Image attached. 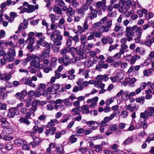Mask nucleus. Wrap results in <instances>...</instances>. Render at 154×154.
<instances>
[{
  "label": "nucleus",
  "mask_w": 154,
  "mask_h": 154,
  "mask_svg": "<svg viewBox=\"0 0 154 154\" xmlns=\"http://www.w3.org/2000/svg\"><path fill=\"white\" fill-rule=\"evenodd\" d=\"M11 128H9L7 130H4L2 131V136L3 139L6 141H9L13 139V137L10 136V133H8V131L11 130Z\"/></svg>",
  "instance_id": "nucleus-1"
},
{
  "label": "nucleus",
  "mask_w": 154,
  "mask_h": 154,
  "mask_svg": "<svg viewBox=\"0 0 154 154\" xmlns=\"http://www.w3.org/2000/svg\"><path fill=\"white\" fill-rule=\"evenodd\" d=\"M7 116L10 118H13L15 115H18L20 111L15 107H11L8 109Z\"/></svg>",
  "instance_id": "nucleus-2"
},
{
  "label": "nucleus",
  "mask_w": 154,
  "mask_h": 154,
  "mask_svg": "<svg viewBox=\"0 0 154 154\" xmlns=\"http://www.w3.org/2000/svg\"><path fill=\"white\" fill-rule=\"evenodd\" d=\"M51 48L49 46L48 48L44 49V51L41 54L39 57V58L41 59V60H42L45 57L49 58L50 57V55L49 53L50 51Z\"/></svg>",
  "instance_id": "nucleus-3"
},
{
  "label": "nucleus",
  "mask_w": 154,
  "mask_h": 154,
  "mask_svg": "<svg viewBox=\"0 0 154 154\" xmlns=\"http://www.w3.org/2000/svg\"><path fill=\"white\" fill-rule=\"evenodd\" d=\"M108 64L104 63V61L100 60L98 61V63L96 65L95 69L96 70L100 69L102 68L106 69L108 67Z\"/></svg>",
  "instance_id": "nucleus-4"
},
{
  "label": "nucleus",
  "mask_w": 154,
  "mask_h": 154,
  "mask_svg": "<svg viewBox=\"0 0 154 154\" xmlns=\"http://www.w3.org/2000/svg\"><path fill=\"white\" fill-rule=\"evenodd\" d=\"M45 126V125H42V127H39L38 126L35 125L32 128V131L31 132V133L33 134H35L38 132L39 134L42 133L43 132L44 128L43 127Z\"/></svg>",
  "instance_id": "nucleus-5"
},
{
  "label": "nucleus",
  "mask_w": 154,
  "mask_h": 154,
  "mask_svg": "<svg viewBox=\"0 0 154 154\" xmlns=\"http://www.w3.org/2000/svg\"><path fill=\"white\" fill-rule=\"evenodd\" d=\"M41 61L40 59L33 60L30 62V66H34L36 68H38L40 66V62Z\"/></svg>",
  "instance_id": "nucleus-6"
},
{
  "label": "nucleus",
  "mask_w": 154,
  "mask_h": 154,
  "mask_svg": "<svg viewBox=\"0 0 154 154\" xmlns=\"http://www.w3.org/2000/svg\"><path fill=\"white\" fill-rule=\"evenodd\" d=\"M56 129L55 127H53L49 128V129H46L45 133L46 136H48L49 135H53L55 133V131Z\"/></svg>",
  "instance_id": "nucleus-7"
},
{
  "label": "nucleus",
  "mask_w": 154,
  "mask_h": 154,
  "mask_svg": "<svg viewBox=\"0 0 154 154\" xmlns=\"http://www.w3.org/2000/svg\"><path fill=\"white\" fill-rule=\"evenodd\" d=\"M40 102V101L36 100L32 102V107L30 109L33 112H35L37 109L38 104Z\"/></svg>",
  "instance_id": "nucleus-8"
},
{
  "label": "nucleus",
  "mask_w": 154,
  "mask_h": 154,
  "mask_svg": "<svg viewBox=\"0 0 154 154\" xmlns=\"http://www.w3.org/2000/svg\"><path fill=\"white\" fill-rule=\"evenodd\" d=\"M112 23V20H110L108 21L107 26H102L101 28L103 29V32H108L110 29V27H111Z\"/></svg>",
  "instance_id": "nucleus-9"
},
{
  "label": "nucleus",
  "mask_w": 154,
  "mask_h": 154,
  "mask_svg": "<svg viewBox=\"0 0 154 154\" xmlns=\"http://www.w3.org/2000/svg\"><path fill=\"white\" fill-rule=\"evenodd\" d=\"M28 8L29 9L28 12H29V13H31L35 11V9H37L38 8V7L37 5H28Z\"/></svg>",
  "instance_id": "nucleus-10"
},
{
  "label": "nucleus",
  "mask_w": 154,
  "mask_h": 154,
  "mask_svg": "<svg viewBox=\"0 0 154 154\" xmlns=\"http://www.w3.org/2000/svg\"><path fill=\"white\" fill-rule=\"evenodd\" d=\"M0 122L2 125L3 127H6L8 126L9 122L7 121V119L2 117L0 119Z\"/></svg>",
  "instance_id": "nucleus-11"
},
{
  "label": "nucleus",
  "mask_w": 154,
  "mask_h": 154,
  "mask_svg": "<svg viewBox=\"0 0 154 154\" xmlns=\"http://www.w3.org/2000/svg\"><path fill=\"white\" fill-rule=\"evenodd\" d=\"M15 143L18 146H22L25 144V143H26V142L24 140L19 138L16 139Z\"/></svg>",
  "instance_id": "nucleus-12"
},
{
  "label": "nucleus",
  "mask_w": 154,
  "mask_h": 154,
  "mask_svg": "<svg viewBox=\"0 0 154 154\" xmlns=\"http://www.w3.org/2000/svg\"><path fill=\"white\" fill-rule=\"evenodd\" d=\"M28 119L25 117H21L19 120V121L20 123L25 124L29 125L30 124V122L28 120Z\"/></svg>",
  "instance_id": "nucleus-13"
},
{
  "label": "nucleus",
  "mask_w": 154,
  "mask_h": 154,
  "mask_svg": "<svg viewBox=\"0 0 154 154\" xmlns=\"http://www.w3.org/2000/svg\"><path fill=\"white\" fill-rule=\"evenodd\" d=\"M7 54H7V55H5L4 56V60H5L6 61H7L8 62H10L11 61H13L14 59V58L12 57L9 53H8V52H7Z\"/></svg>",
  "instance_id": "nucleus-14"
},
{
  "label": "nucleus",
  "mask_w": 154,
  "mask_h": 154,
  "mask_svg": "<svg viewBox=\"0 0 154 154\" xmlns=\"http://www.w3.org/2000/svg\"><path fill=\"white\" fill-rule=\"evenodd\" d=\"M75 13V11L70 7L68 8L66 13L68 16H72Z\"/></svg>",
  "instance_id": "nucleus-15"
},
{
  "label": "nucleus",
  "mask_w": 154,
  "mask_h": 154,
  "mask_svg": "<svg viewBox=\"0 0 154 154\" xmlns=\"http://www.w3.org/2000/svg\"><path fill=\"white\" fill-rule=\"evenodd\" d=\"M110 120L109 119V117H105L103 119V120L100 123L102 126H107V123L109 122Z\"/></svg>",
  "instance_id": "nucleus-16"
},
{
  "label": "nucleus",
  "mask_w": 154,
  "mask_h": 154,
  "mask_svg": "<svg viewBox=\"0 0 154 154\" xmlns=\"http://www.w3.org/2000/svg\"><path fill=\"white\" fill-rule=\"evenodd\" d=\"M40 44L42 46L45 47L47 48H48V47L49 46L51 48V47H53V45L51 43H49L46 42L45 41H42L40 42Z\"/></svg>",
  "instance_id": "nucleus-17"
},
{
  "label": "nucleus",
  "mask_w": 154,
  "mask_h": 154,
  "mask_svg": "<svg viewBox=\"0 0 154 154\" xmlns=\"http://www.w3.org/2000/svg\"><path fill=\"white\" fill-rule=\"evenodd\" d=\"M134 139V137L132 136L129 137L124 142V145H127L132 142Z\"/></svg>",
  "instance_id": "nucleus-18"
},
{
  "label": "nucleus",
  "mask_w": 154,
  "mask_h": 154,
  "mask_svg": "<svg viewBox=\"0 0 154 154\" xmlns=\"http://www.w3.org/2000/svg\"><path fill=\"white\" fill-rule=\"evenodd\" d=\"M97 11L95 10L92 9L91 11V15L90 17L91 19H93L97 17Z\"/></svg>",
  "instance_id": "nucleus-19"
},
{
  "label": "nucleus",
  "mask_w": 154,
  "mask_h": 154,
  "mask_svg": "<svg viewBox=\"0 0 154 154\" xmlns=\"http://www.w3.org/2000/svg\"><path fill=\"white\" fill-rule=\"evenodd\" d=\"M34 112H33L32 110H31V109H30L26 113L25 117L28 119L31 118L30 116L31 115L32 113L33 114V116H34Z\"/></svg>",
  "instance_id": "nucleus-20"
},
{
  "label": "nucleus",
  "mask_w": 154,
  "mask_h": 154,
  "mask_svg": "<svg viewBox=\"0 0 154 154\" xmlns=\"http://www.w3.org/2000/svg\"><path fill=\"white\" fill-rule=\"evenodd\" d=\"M41 95V89L38 88L36 89V92H35V97L36 98H38Z\"/></svg>",
  "instance_id": "nucleus-21"
},
{
  "label": "nucleus",
  "mask_w": 154,
  "mask_h": 154,
  "mask_svg": "<svg viewBox=\"0 0 154 154\" xmlns=\"http://www.w3.org/2000/svg\"><path fill=\"white\" fill-rule=\"evenodd\" d=\"M15 97L16 98L21 100H23L24 99L23 97L22 96L21 94L19 92L17 93L15 95Z\"/></svg>",
  "instance_id": "nucleus-22"
},
{
  "label": "nucleus",
  "mask_w": 154,
  "mask_h": 154,
  "mask_svg": "<svg viewBox=\"0 0 154 154\" xmlns=\"http://www.w3.org/2000/svg\"><path fill=\"white\" fill-rule=\"evenodd\" d=\"M56 149L57 152H60L61 150H63V146L61 144H58L56 147Z\"/></svg>",
  "instance_id": "nucleus-23"
},
{
  "label": "nucleus",
  "mask_w": 154,
  "mask_h": 154,
  "mask_svg": "<svg viewBox=\"0 0 154 154\" xmlns=\"http://www.w3.org/2000/svg\"><path fill=\"white\" fill-rule=\"evenodd\" d=\"M63 103L67 106H71L72 105V102H70V99L69 98H67L64 99L63 100Z\"/></svg>",
  "instance_id": "nucleus-24"
},
{
  "label": "nucleus",
  "mask_w": 154,
  "mask_h": 154,
  "mask_svg": "<svg viewBox=\"0 0 154 154\" xmlns=\"http://www.w3.org/2000/svg\"><path fill=\"white\" fill-rule=\"evenodd\" d=\"M106 1L105 0H102L101 2H98L96 3V5L98 8H100L102 6V5L106 4Z\"/></svg>",
  "instance_id": "nucleus-25"
},
{
  "label": "nucleus",
  "mask_w": 154,
  "mask_h": 154,
  "mask_svg": "<svg viewBox=\"0 0 154 154\" xmlns=\"http://www.w3.org/2000/svg\"><path fill=\"white\" fill-rule=\"evenodd\" d=\"M53 11L55 12H57V13L59 14H61L62 13L61 8L58 7H56V6H54V8L53 9Z\"/></svg>",
  "instance_id": "nucleus-26"
},
{
  "label": "nucleus",
  "mask_w": 154,
  "mask_h": 154,
  "mask_svg": "<svg viewBox=\"0 0 154 154\" xmlns=\"http://www.w3.org/2000/svg\"><path fill=\"white\" fill-rule=\"evenodd\" d=\"M102 145H95L94 148H95V150L97 152H100L102 150Z\"/></svg>",
  "instance_id": "nucleus-27"
},
{
  "label": "nucleus",
  "mask_w": 154,
  "mask_h": 154,
  "mask_svg": "<svg viewBox=\"0 0 154 154\" xmlns=\"http://www.w3.org/2000/svg\"><path fill=\"white\" fill-rule=\"evenodd\" d=\"M135 100L137 103H140L141 101H142V103L143 104L144 102L145 99L144 97L143 96L136 98Z\"/></svg>",
  "instance_id": "nucleus-28"
},
{
  "label": "nucleus",
  "mask_w": 154,
  "mask_h": 154,
  "mask_svg": "<svg viewBox=\"0 0 154 154\" xmlns=\"http://www.w3.org/2000/svg\"><path fill=\"white\" fill-rule=\"evenodd\" d=\"M125 5H126L125 8L126 9H128L130 8V7L132 5L131 1V0H128L126 1L125 2Z\"/></svg>",
  "instance_id": "nucleus-29"
},
{
  "label": "nucleus",
  "mask_w": 154,
  "mask_h": 154,
  "mask_svg": "<svg viewBox=\"0 0 154 154\" xmlns=\"http://www.w3.org/2000/svg\"><path fill=\"white\" fill-rule=\"evenodd\" d=\"M7 96V93L5 92H2L1 94L0 99L2 100L6 99Z\"/></svg>",
  "instance_id": "nucleus-30"
},
{
  "label": "nucleus",
  "mask_w": 154,
  "mask_h": 154,
  "mask_svg": "<svg viewBox=\"0 0 154 154\" xmlns=\"http://www.w3.org/2000/svg\"><path fill=\"white\" fill-rule=\"evenodd\" d=\"M5 148L8 150H11L12 148V144L9 143L7 144L5 146Z\"/></svg>",
  "instance_id": "nucleus-31"
},
{
  "label": "nucleus",
  "mask_w": 154,
  "mask_h": 154,
  "mask_svg": "<svg viewBox=\"0 0 154 154\" xmlns=\"http://www.w3.org/2000/svg\"><path fill=\"white\" fill-rule=\"evenodd\" d=\"M147 109L149 110L150 113V116H153L154 115L153 113H154V107H149Z\"/></svg>",
  "instance_id": "nucleus-32"
},
{
  "label": "nucleus",
  "mask_w": 154,
  "mask_h": 154,
  "mask_svg": "<svg viewBox=\"0 0 154 154\" xmlns=\"http://www.w3.org/2000/svg\"><path fill=\"white\" fill-rule=\"evenodd\" d=\"M34 38L32 36H30L28 37V39L26 40V42H28V41H29V42L31 43L30 44H33L34 42Z\"/></svg>",
  "instance_id": "nucleus-33"
},
{
  "label": "nucleus",
  "mask_w": 154,
  "mask_h": 154,
  "mask_svg": "<svg viewBox=\"0 0 154 154\" xmlns=\"http://www.w3.org/2000/svg\"><path fill=\"white\" fill-rule=\"evenodd\" d=\"M80 40L82 43L83 45H84L86 44V38L85 35H82L80 38Z\"/></svg>",
  "instance_id": "nucleus-34"
},
{
  "label": "nucleus",
  "mask_w": 154,
  "mask_h": 154,
  "mask_svg": "<svg viewBox=\"0 0 154 154\" xmlns=\"http://www.w3.org/2000/svg\"><path fill=\"white\" fill-rule=\"evenodd\" d=\"M69 140L72 143H73L77 141V138L75 137L74 135H72L69 137Z\"/></svg>",
  "instance_id": "nucleus-35"
},
{
  "label": "nucleus",
  "mask_w": 154,
  "mask_h": 154,
  "mask_svg": "<svg viewBox=\"0 0 154 154\" xmlns=\"http://www.w3.org/2000/svg\"><path fill=\"white\" fill-rule=\"evenodd\" d=\"M136 79L135 78H133L130 80V86L134 87V83L136 81Z\"/></svg>",
  "instance_id": "nucleus-36"
},
{
  "label": "nucleus",
  "mask_w": 154,
  "mask_h": 154,
  "mask_svg": "<svg viewBox=\"0 0 154 154\" xmlns=\"http://www.w3.org/2000/svg\"><path fill=\"white\" fill-rule=\"evenodd\" d=\"M54 46H60L62 42L61 41H57V40H56V39H55V38H54Z\"/></svg>",
  "instance_id": "nucleus-37"
},
{
  "label": "nucleus",
  "mask_w": 154,
  "mask_h": 154,
  "mask_svg": "<svg viewBox=\"0 0 154 154\" xmlns=\"http://www.w3.org/2000/svg\"><path fill=\"white\" fill-rule=\"evenodd\" d=\"M25 103L26 104V106L28 107L30 106L32 103L31 99H29L25 101Z\"/></svg>",
  "instance_id": "nucleus-38"
},
{
  "label": "nucleus",
  "mask_w": 154,
  "mask_h": 154,
  "mask_svg": "<svg viewBox=\"0 0 154 154\" xmlns=\"http://www.w3.org/2000/svg\"><path fill=\"white\" fill-rule=\"evenodd\" d=\"M60 85H59L58 84H54L52 86V88L55 90L57 91L58 90Z\"/></svg>",
  "instance_id": "nucleus-39"
},
{
  "label": "nucleus",
  "mask_w": 154,
  "mask_h": 154,
  "mask_svg": "<svg viewBox=\"0 0 154 154\" xmlns=\"http://www.w3.org/2000/svg\"><path fill=\"white\" fill-rule=\"evenodd\" d=\"M44 71L45 72L48 73L50 71L52 70V67L51 66H48L47 67H45L44 69Z\"/></svg>",
  "instance_id": "nucleus-40"
},
{
  "label": "nucleus",
  "mask_w": 154,
  "mask_h": 154,
  "mask_svg": "<svg viewBox=\"0 0 154 154\" xmlns=\"http://www.w3.org/2000/svg\"><path fill=\"white\" fill-rule=\"evenodd\" d=\"M35 91H30L28 92V97H32L35 96Z\"/></svg>",
  "instance_id": "nucleus-41"
},
{
  "label": "nucleus",
  "mask_w": 154,
  "mask_h": 154,
  "mask_svg": "<svg viewBox=\"0 0 154 154\" xmlns=\"http://www.w3.org/2000/svg\"><path fill=\"white\" fill-rule=\"evenodd\" d=\"M150 22H149L147 24L143 25V29L146 30L150 26H151V24Z\"/></svg>",
  "instance_id": "nucleus-42"
},
{
  "label": "nucleus",
  "mask_w": 154,
  "mask_h": 154,
  "mask_svg": "<svg viewBox=\"0 0 154 154\" xmlns=\"http://www.w3.org/2000/svg\"><path fill=\"white\" fill-rule=\"evenodd\" d=\"M32 44H29L27 47V48L30 50V52L32 51L34 49V48L32 46Z\"/></svg>",
  "instance_id": "nucleus-43"
},
{
  "label": "nucleus",
  "mask_w": 154,
  "mask_h": 154,
  "mask_svg": "<svg viewBox=\"0 0 154 154\" xmlns=\"http://www.w3.org/2000/svg\"><path fill=\"white\" fill-rule=\"evenodd\" d=\"M23 25V23H20V24L19 27H18V30H17V31L15 32V33L16 34H17L18 33H20L21 32V29H22Z\"/></svg>",
  "instance_id": "nucleus-44"
},
{
  "label": "nucleus",
  "mask_w": 154,
  "mask_h": 154,
  "mask_svg": "<svg viewBox=\"0 0 154 154\" xmlns=\"http://www.w3.org/2000/svg\"><path fill=\"white\" fill-rule=\"evenodd\" d=\"M153 14L151 12L147 14H146V19H150L153 17Z\"/></svg>",
  "instance_id": "nucleus-45"
},
{
  "label": "nucleus",
  "mask_w": 154,
  "mask_h": 154,
  "mask_svg": "<svg viewBox=\"0 0 154 154\" xmlns=\"http://www.w3.org/2000/svg\"><path fill=\"white\" fill-rule=\"evenodd\" d=\"M52 119H51L50 122H48L46 126L47 128H50V127L54 125V123Z\"/></svg>",
  "instance_id": "nucleus-46"
},
{
  "label": "nucleus",
  "mask_w": 154,
  "mask_h": 154,
  "mask_svg": "<svg viewBox=\"0 0 154 154\" xmlns=\"http://www.w3.org/2000/svg\"><path fill=\"white\" fill-rule=\"evenodd\" d=\"M11 51H12V52L10 53L9 52L10 54V55L12 57H15L16 55V53L15 51L14 50V48H12L11 49Z\"/></svg>",
  "instance_id": "nucleus-47"
},
{
  "label": "nucleus",
  "mask_w": 154,
  "mask_h": 154,
  "mask_svg": "<svg viewBox=\"0 0 154 154\" xmlns=\"http://www.w3.org/2000/svg\"><path fill=\"white\" fill-rule=\"evenodd\" d=\"M39 21V19H37L35 20H33L32 21H30V23L32 25L34 26L35 25H37Z\"/></svg>",
  "instance_id": "nucleus-48"
},
{
  "label": "nucleus",
  "mask_w": 154,
  "mask_h": 154,
  "mask_svg": "<svg viewBox=\"0 0 154 154\" xmlns=\"http://www.w3.org/2000/svg\"><path fill=\"white\" fill-rule=\"evenodd\" d=\"M68 48L66 47L65 48L62 49L60 51V54H62L63 55L67 52Z\"/></svg>",
  "instance_id": "nucleus-49"
},
{
  "label": "nucleus",
  "mask_w": 154,
  "mask_h": 154,
  "mask_svg": "<svg viewBox=\"0 0 154 154\" xmlns=\"http://www.w3.org/2000/svg\"><path fill=\"white\" fill-rule=\"evenodd\" d=\"M35 139L34 141L35 143V144H36V145H38L40 143L41 140L38 138H36L35 136Z\"/></svg>",
  "instance_id": "nucleus-50"
},
{
  "label": "nucleus",
  "mask_w": 154,
  "mask_h": 154,
  "mask_svg": "<svg viewBox=\"0 0 154 154\" xmlns=\"http://www.w3.org/2000/svg\"><path fill=\"white\" fill-rule=\"evenodd\" d=\"M55 73V77L56 78L58 79L61 77V74L60 73L57 72V70H56Z\"/></svg>",
  "instance_id": "nucleus-51"
},
{
  "label": "nucleus",
  "mask_w": 154,
  "mask_h": 154,
  "mask_svg": "<svg viewBox=\"0 0 154 154\" xmlns=\"http://www.w3.org/2000/svg\"><path fill=\"white\" fill-rule=\"evenodd\" d=\"M66 45L67 48H69L72 45V42L71 40L67 39L66 40Z\"/></svg>",
  "instance_id": "nucleus-52"
},
{
  "label": "nucleus",
  "mask_w": 154,
  "mask_h": 154,
  "mask_svg": "<svg viewBox=\"0 0 154 154\" xmlns=\"http://www.w3.org/2000/svg\"><path fill=\"white\" fill-rule=\"evenodd\" d=\"M69 51L70 52H76L78 51L77 48L74 47H70L69 48Z\"/></svg>",
  "instance_id": "nucleus-53"
},
{
  "label": "nucleus",
  "mask_w": 154,
  "mask_h": 154,
  "mask_svg": "<svg viewBox=\"0 0 154 154\" xmlns=\"http://www.w3.org/2000/svg\"><path fill=\"white\" fill-rule=\"evenodd\" d=\"M20 93L23 97H26L27 95H28V92L25 90H22Z\"/></svg>",
  "instance_id": "nucleus-54"
},
{
  "label": "nucleus",
  "mask_w": 154,
  "mask_h": 154,
  "mask_svg": "<svg viewBox=\"0 0 154 154\" xmlns=\"http://www.w3.org/2000/svg\"><path fill=\"white\" fill-rule=\"evenodd\" d=\"M40 56L39 55L37 56L36 55H34V54L30 55V56L31 58V59H33V60H35L36 59H40L39 58V57Z\"/></svg>",
  "instance_id": "nucleus-55"
},
{
  "label": "nucleus",
  "mask_w": 154,
  "mask_h": 154,
  "mask_svg": "<svg viewBox=\"0 0 154 154\" xmlns=\"http://www.w3.org/2000/svg\"><path fill=\"white\" fill-rule=\"evenodd\" d=\"M141 125L143 127L144 129H145L147 127V125L144 121H142L141 122Z\"/></svg>",
  "instance_id": "nucleus-56"
},
{
  "label": "nucleus",
  "mask_w": 154,
  "mask_h": 154,
  "mask_svg": "<svg viewBox=\"0 0 154 154\" xmlns=\"http://www.w3.org/2000/svg\"><path fill=\"white\" fill-rule=\"evenodd\" d=\"M101 24V21H100L98 22L95 23L93 25V26L94 28H98L99 26Z\"/></svg>",
  "instance_id": "nucleus-57"
},
{
  "label": "nucleus",
  "mask_w": 154,
  "mask_h": 154,
  "mask_svg": "<svg viewBox=\"0 0 154 154\" xmlns=\"http://www.w3.org/2000/svg\"><path fill=\"white\" fill-rule=\"evenodd\" d=\"M33 66H31L29 67L30 69V71L32 73H36L37 72V70L32 67Z\"/></svg>",
  "instance_id": "nucleus-58"
},
{
  "label": "nucleus",
  "mask_w": 154,
  "mask_h": 154,
  "mask_svg": "<svg viewBox=\"0 0 154 154\" xmlns=\"http://www.w3.org/2000/svg\"><path fill=\"white\" fill-rule=\"evenodd\" d=\"M26 78H23L19 81L20 84L25 85V82H26Z\"/></svg>",
  "instance_id": "nucleus-59"
},
{
  "label": "nucleus",
  "mask_w": 154,
  "mask_h": 154,
  "mask_svg": "<svg viewBox=\"0 0 154 154\" xmlns=\"http://www.w3.org/2000/svg\"><path fill=\"white\" fill-rule=\"evenodd\" d=\"M106 61L108 63H110L113 62L114 61V60L112 59V57H109L107 58Z\"/></svg>",
  "instance_id": "nucleus-60"
},
{
  "label": "nucleus",
  "mask_w": 154,
  "mask_h": 154,
  "mask_svg": "<svg viewBox=\"0 0 154 154\" xmlns=\"http://www.w3.org/2000/svg\"><path fill=\"white\" fill-rule=\"evenodd\" d=\"M5 32L3 30H1L0 32V38H3L5 37Z\"/></svg>",
  "instance_id": "nucleus-61"
},
{
  "label": "nucleus",
  "mask_w": 154,
  "mask_h": 154,
  "mask_svg": "<svg viewBox=\"0 0 154 154\" xmlns=\"http://www.w3.org/2000/svg\"><path fill=\"white\" fill-rule=\"evenodd\" d=\"M7 108V106L6 104H1L0 108L1 109L4 110L6 109Z\"/></svg>",
  "instance_id": "nucleus-62"
},
{
  "label": "nucleus",
  "mask_w": 154,
  "mask_h": 154,
  "mask_svg": "<svg viewBox=\"0 0 154 154\" xmlns=\"http://www.w3.org/2000/svg\"><path fill=\"white\" fill-rule=\"evenodd\" d=\"M88 22L87 20H85L83 24V28L85 29L86 30L88 29V26L87 24Z\"/></svg>",
  "instance_id": "nucleus-63"
},
{
  "label": "nucleus",
  "mask_w": 154,
  "mask_h": 154,
  "mask_svg": "<svg viewBox=\"0 0 154 154\" xmlns=\"http://www.w3.org/2000/svg\"><path fill=\"white\" fill-rule=\"evenodd\" d=\"M12 84L13 86L15 87H17L20 85L19 82L16 81H13V82Z\"/></svg>",
  "instance_id": "nucleus-64"
}]
</instances>
